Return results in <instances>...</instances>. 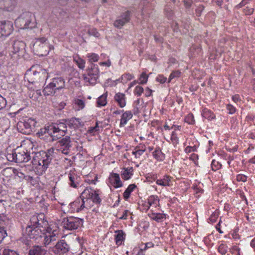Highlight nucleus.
Returning <instances> with one entry per match:
<instances>
[{"instance_id":"nucleus-15","label":"nucleus","mask_w":255,"mask_h":255,"mask_svg":"<svg viewBox=\"0 0 255 255\" xmlns=\"http://www.w3.org/2000/svg\"><path fill=\"white\" fill-rule=\"evenodd\" d=\"M109 182L115 188H118L123 186V183L120 179V175L118 173H111L109 177Z\"/></svg>"},{"instance_id":"nucleus-16","label":"nucleus","mask_w":255,"mask_h":255,"mask_svg":"<svg viewBox=\"0 0 255 255\" xmlns=\"http://www.w3.org/2000/svg\"><path fill=\"white\" fill-rule=\"evenodd\" d=\"M25 44L21 41H15L14 42L12 45L13 50L12 53H19L21 56L24 52Z\"/></svg>"},{"instance_id":"nucleus-22","label":"nucleus","mask_w":255,"mask_h":255,"mask_svg":"<svg viewBox=\"0 0 255 255\" xmlns=\"http://www.w3.org/2000/svg\"><path fill=\"white\" fill-rule=\"evenodd\" d=\"M115 239L116 243L118 246L122 245V241H124L126 234L122 230H117L115 232Z\"/></svg>"},{"instance_id":"nucleus-3","label":"nucleus","mask_w":255,"mask_h":255,"mask_svg":"<svg viewBox=\"0 0 255 255\" xmlns=\"http://www.w3.org/2000/svg\"><path fill=\"white\" fill-rule=\"evenodd\" d=\"M6 159L11 162L17 163L27 162L31 159V155L27 150L17 147L7 153Z\"/></svg>"},{"instance_id":"nucleus-29","label":"nucleus","mask_w":255,"mask_h":255,"mask_svg":"<svg viewBox=\"0 0 255 255\" xmlns=\"http://www.w3.org/2000/svg\"><path fill=\"white\" fill-rule=\"evenodd\" d=\"M24 18H25L26 23L27 25V28H32L35 26L34 22H32L33 17L30 12L24 13Z\"/></svg>"},{"instance_id":"nucleus-17","label":"nucleus","mask_w":255,"mask_h":255,"mask_svg":"<svg viewBox=\"0 0 255 255\" xmlns=\"http://www.w3.org/2000/svg\"><path fill=\"white\" fill-rule=\"evenodd\" d=\"M68 178L70 181L69 184L70 187L77 188L80 185L81 178L77 174L70 173L68 175Z\"/></svg>"},{"instance_id":"nucleus-5","label":"nucleus","mask_w":255,"mask_h":255,"mask_svg":"<svg viewBox=\"0 0 255 255\" xmlns=\"http://www.w3.org/2000/svg\"><path fill=\"white\" fill-rule=\"evenodd\" d=\"M82 223V219L72 216L64 218L62 221L63 227L69 230L77 229Z\"/></svg>"},{"instance_id":"nucleus-18","label":"nucleus","mask_w":255,"mask_h":255,"mask_svg":"<svg viewBox=\"0 0 255 255\" xmlns=\"http://www.w3.org/2000/svg\"><path fill=\"white\" fill-rule=\"evenodd\" d=\"M50 83L56 91L62 89L65 87V81L62 77H56L53 78L52 81L50 82Z\"/></svg>"},{"instance_id":"nucleus-20","label":"nucleus","mask_w":255,"mask_h":255,"mask_svg":"<svg viewBox=\"0 0 255 255\" xmlns=\"http://www.w3.org/2000/svg\"><path fill=\"white\" fill-rule=\"evenodd\" d=\"M115 101L121 108H124L126 105V96L124 94L118 93L114 97Z\"/></svg>"},{"instance_id":"nucleus-10","label":"nucleus","mask_w":255,"mask_h":255,"mask_svg":"<svg viewBox=\"0 0 255 255\" xmlns=\"http://www.w3.org/2000/svg\"><path fill=\"white\" fill-rule=\"evenodd\" d=\"M13 24L10 21H0V37L2 36H7L12 32Z\"/></svg>"},{"instance_id":"nucleus-42","label":"nucleus","mask_w":255,"mask_h":255,"mask_svg":"<svg viewBox=\"0 0 255 255\" xmlns=\"http://www.w3.org/2000/svg\"><path fill=\"white\" fill-rule=\"evenodd\" d=\"M87 57L88 58L89 62L91 63V64H93V62H97L99 59V56L95 53L88 54Z\"/></svg>"},{"instance_id":"nucleus-40","label":"nucleus","mask_w":255,"mask_h":255,"mask_svg":"<svg viewBox=\"0 0 255 255\" xmlns=\"http://www.w3.org/2000/svg\"><path fill=\"white\" fill-rule=\"evenodd\" d=\"M74 61L80 69H83L85 68V61L79 57H74Z\"/></svg>"},{"instance_id":"nucleus-58","label":"nucleus","mask_w":255,"mask_h":255,"mask_svg":"<svg viewBox=\"0 0 255 255\" xmlns=\"http://www.w3.org/2000/svg\"><path fill=\"white\" fill-rule=\"evenodd\" d=\"M6 105V100L0 95V110L5 108Z\"/></svg>"},{"instance_id":"nucleus-13","label":"nucleus","mask_w":255,"mask_h":255,"mask_svg":"<svg viewBox=\"0 0 255 255\" xmlns=\"http://www.w3.org/2000/svg\"><path fill=\"white\" fill-rule=\"evenodd\" d=\"M70 246L68 245L65 240H62L59 241L55 246L54 253L60 255L65 254L69 252Z\"/></svg>"},{"instance_id":"nucleus-7","label":"nucleus","mask_w":255,"mask_h":255,"mask_svg":"<svg viewBox=\"0 0 255 255\" xmlns=\"http://www.w3.org/2000/svg\"><path fill=\"white\" fill-rule=\"evenodd\" d=\"M36 122L34 119L29 118L24 122H19L17 123L18 128L21 129V132L25 134H29L32 131V129L35 127Z\"/></svg>"},{"instance_id":"nucleus-63","label":"nucleus","mask_w":255,"mask_h":255,"mask_svg":"<svg viewBox=\"0 0 255 255\" xmlns=\"http://www.w3.org/2000/svg\"><path fill=\"white\" fill-rule=\"evenodd\" d=\"M204 7L202 5H199L196 9V15L199 16L201 15L202 11L204 10Z\"/></svg>"},{"instance_id":"nucleus-30","label":"nucleus","mask_w":255,"mask_h":255,"mask_svg":"<svg viewBox=\"0 0 255 255\" xmlns=\"http://www.w3.org/2000/svg\"><path fill=\"white\" fill-rule=\"evenodd\" d=\"M94 190L91 188H86L82 193L81 198L83 200L86 199V201H88L90 198L92 196V193Z\"/></svg>"},{"instance_id":"nucleus-31","label":"nucleus","mask_w":255,"mask_h":255,"mask_svg":"<svg viewBox=\"0 0 255 255\" xmlns=\"http://www.w3.org/2000/svg\"><path fill=\"white\" fill-rule=\"evenodd\" d=\"M149 216L151 219L157 222H162L164 219H165V215L161 213H152L151 214H149Z\"/></svg>"},{"instance_id":"nucleus-11","label":"nucleus","mask_w":255,"mask_h":255,"mask_svg":"<svg viewBox=\"0 0 255 255\" xmlns=\"http://www.w3.org/2000/svg\"><path fill=\"white\" fill-rule=\"evenodd\" d=\"M60 138L58 134H55L52 127L51 125L47 126V130L45 133L43 137L42 136V139L45 140L47 142H51Z\"/></svg>"},{"instance_id":"nucleus-56","label":"nucleus","mask_w":255,"mask_h":255,"mask_svg":"<svg viewBox=\"0 0 255 255\" xmlns=\"http://www.w3.org/2000/svg\"><path fill=\"white\" fill-rule=\"evenodd\" d=\"M133 76L132 75L128 73L123 75L122 76V79L124 81V82H126L130 80L133 78Z\"/></svg>"},{"instance_id":"nucleus-4","label":"nucleus","mask_w":255,"mask_h":255,"mask_svg":"<svg viewBox=\"0 0 255 255\" xmlns=\"http://www.w3.org/2000/svg\"><path fill=\"white\" fill-rule=\"evenodd\" d=\"M52 49H53V46L49 45L45 37L37 38L33 45V51L39 56H46Z\"/></svg>"},{"instance_id":"nucleus-43","label":"nucleus","mask_w":255,"mask_h":255,"mask_svg":"<svg viewBox=\"0 0 255 255\" xmlns=\"http://www.w3.org/2000/svg\"><path fill=\"white\" fill-rule=\"evenodd\" d=\"M90 199L96 204H100L101 202V199L96 191H93L92 196L90 198Z\"/></svg>"},{"instance_id":"nucleus-33","label":"nucleus","mask_w":255,"mask_h":255,"mask_svg":"<svg viewBox=\"0 0 255 255\" xmlns=\"http://www.w3.org/2000/svg\"><path fill=\"white\" fill-rule=\"evenodd\" d=\"M133 169L132 167L129 168H125L124 171L122 173V177L125 180L129 179L132 175Z\"/></svg>"},{"instance_id":"nucleus-37","label":"nucleus","mask_w":255,"mask_h":255,"mask_svg":"<svg viewBox=\"0 0 255 255\" xmlns=\"http://www.w3.org/2000/svg\"><path fill=\"white\" fill-rule=\"evenodd\" d=\"M42 237L44 238L43 244L45 246L48 245L52 242L56 241V238L54 237V236H50L49 235H47L45 232L42 235Z\"/></svg>"},{"instance_id":"nucleus-39","label":"nucleus","mask_w":255,"mask_h":255,"mask_svg":"<svg viewBox=\"0 0 255 255\" xmlns=\"http://www.w3.org/2000/svg\"><path fill=\"white\" fill-rule=\"evenodd\" d=\"M7 56L6 50H3L0 51V65L6 64Z\"/></svg>"},{"instance_id":"nucleus-59","label":"nucleus","mask_w":255,"mask_h":255,"mask_svg":"<svg viewBox=\"0 0 255 255\" xmlns=\"http://www.w3.org/2000/svg\"><path fill=\"white\" fill-rule=\"evenodd\" d=\"M153 246H154V244L152 243H151V242L147 243L145 244L143 248L140 249V252H139L138 254H140V253H141L143 251H145L147 249L153 247Z\"/></svg>"},{"instance_id":"nucleus-19","label":"nucleus","mask_w":255,"mask_h":255,"mask_svg":"<svg viewBox=\"0 0 255 255\" xmlns=\"http://www.w3.org/2000/svg\"><path fill=\"white\" fill-rule=\"evenodd\" d=\"M20 56V55L19 53H9L7 56L6 65L9 67L16 65Z\"/></svg>"},{"instance_id":"nucleus-28","label":"nucleus","mask_w":255,"mask_h":255,"mask_svg":"<svg viewBox=\"0 0 255 255\" xmlns=\"http://www.w3.org/2000/svg\"><path fill=\"white\" fill-rule=\"evenodd\" d=\"M56 92V90L50 83L48 85L45 87L43 90V94L45 96H54Z\"/></svg>"},{"instance_id":"nucleus-38","label":"nucleus","mask_w":255,"mask_h":255,"mask_svg":"<svg viewBox=\"0 0 255 255\" xmlns=\"http://www.w3.org/2000/svg\"><path fill=\"white\" fill-rule=\"evenodd\" d=\"M107 93L101 95L97 100L98 107L105 106L107 104Z\"/></svg>"},{"instance_id":"nucleus-21","label":"nucleus","mask_w":255,"mask_h":255,"mask_svg":"<svg viewBox=\"0 0 255 255\" xmlns=\"http://www.w3.org/2000/svg\"><path fill=\"white\" fill-rule=\"evenodd\" d=\"M132 117V114L131 111H126L124 112L121 117L120 127H124L127 124L128 121L131 119Z\"/></svg>"},{"instance_id":"nucleus-48","label":"nucleus","mask_w":255,"mask_h":255,"mask_svg":"<svg viewBox=\"0 0 255 255\" xmlns=\"http://www.w3.org/2000/svg\"><path fill=\"white\" fill-rule=\"evenodd\" d=\"M47 130V126L44 127L43 128L40 129L36 133L37 136L42 139V136L43 137L45 133Z\"/></svg>"},{"instance_id":"nucleus-35","label":"nucleus","mask_w":255,"mask_h":255,"mask_svg":"<svg viewBox=\"0 0 255 255\" xmlns=\"http://www.w3.org/2000/svg\"><path fill=\"white\" fill-rule=\"evenodd\" d=\"M136 185L134 184L129 185L124 193V197L126 200H127L129 197L131 192L136 188Z\"/></svg>"},{"instance_id":"nucleus-61","label":"nucleus","mask_w":255,"mask_h":255,"mask_svg":"<svg viewBox=\"0 0 255 255\" xmlns=\"http://www.w3.org/2000/svg\"><path fill=\"white\" fill-rule=\"evenodd\" d=\"M144 152V151H142L140 150L136 149L134 148V151H133L132 152V154L134 155L135 157L136 158L139 157L140 156H141L143 153Z\"/></svg>"},{"instance_id":"nucleus-54","label":"nucleus","mask_w":255,"mask_h":255,"mask_svg":"<svg viewBox=\"0 0 255 255\" xmlns=\"http://www.w3.org/2000/svg\"><path fill=\"white\" fill-rule=\"evenodd\" d=\"M7 236V233L4 229L0 226V243L3 239Z\"/></svg>"},{"instance_id":"nucleus-50","label":"nucleus","mask_w":255,"mask_h":255,"mask_svg":"<svg viewBox=\"0 0 255 255\" xmlns=\"http://www.w3.org/2000/svg\"><path fill=\"white\" fill-rule=\"evenodd\" d=\"M88 33L90 35H93L96 37H99L100 35L97 30L94 28H90L88 30Z\"/></svg>"},{"instance_id":"nucleus-64","label":"nucleus","mask_w":255,"mask_h":255,"mask_svg":"<svg viewBox=\"0 0 255 255\" xmlns=\"http://www.w3.org/2000/svg\"><path fill=\"white\" fill-rule=\"evenodd\" d=\"M212 168L214 170H216L219 168V167L221 165L219 164L218 162L216 161L215 160H213L212 162Z\"/></svg>"},{"instance_id":"nucleus-6","label":"nucleus","mask_w":255,"mask_h":255,"mask_svg":"<svg viewBox=\"0 0 255 255\" xmlns=\"http://www.w3.org/2000/svg\"><path fill=\"white\" fill-rule=\"evenodd\" d=\"M27 75L29 82L31 83L44 81L48 77L47 72L44 69L39 71H33L32 73H27Z\"/></svg>"},{"instance_id":"nucleus-32","label":"nucleus","mask_w":255,"mask_h":255,"mask_svg":"<svg viewBox=\"0 0 255 255\" xmlns=\"http://www.w3.org/2000/svg\"><path fill=\"white\" fill-rule=\"evenodd\" d=\"M83 77L85 81L88 82L91 85H95L99 76H89L88 75L84 74L83 75Z\"/></svg>"},{"instance_id":"nucleus-52","label":"nucleus","mask_w":255,"mask_h":255,"mask_svg":"<svg viewBox=\"0 0 255 255\" xmlns=\"http://www.w3.org/2000/svg\"><path fill=\"white\" fill-rule=\"evenodd\" d=\"M219 216V212L217 211H215L211 215L209 220L212 223H215Z\"/></svg>"},{"instance_id":"nucleus-27","label":"nucleus","mask_w":255,"mask_h":255,"mask_svg":"<svg viewBox=\"0 0 255 255\" xmlns=\"http://www.w3.org/2000/svg\"><path fill=\"white\" fill-rule=\"evenodd\" d=\"M87 71L89 76H99V70L97 65L92 64Z\"/></svg>"},{"instance_id":"nucleus-62","label":"nucleus","mask_w":255,"mask_h":255,"mask_svg":"<svg viewBox=\"0 0 255 255\" xmlns=\"http://www.w3.org/2000/svg\"><path fill=\"white\" fill-rule=\"evenodd\" d=\"M247 177L243 174H238L237 176V180L238 181L245 182L247 180Z\"/></svg>"},{"instance_id":"nucleus-25","label":"nucleus","mask_w":255,"mask_h":255,"mask_svg":"<svg viewBox=\"0 0 255 255\" xmlns=\"http://www.w3.org/2000/svg\"><path fill=\"white\" fill-rule=\"evenodd\" d=\"M171 177L168 175H165L162 179H157L156 180V183L159 185H161L163 186H169L171 185Z\"/></svg>"},{"instance_id":"nucleus-2","label":"nucleus","mask_w":255,"mask_h":255,"mask_svg":"<svg viewBox=\"0 0 255 255\" xmlns=\"http://www.w3.org/2000/svg\"><path fill=\"white\" fill-rule=\"evenodd\" d=\"M48 225L47 221H41L40 222L37 215H33L30 220V224L25 229V234L30 238L36 239L42 238L44 234L45 228Z\"/></svg>"},{"instance_id":"nucleus-12","label":"nucleus","mask_w":255,"mask_h":255,"mask_svg":"<svg viewBox=\"0 0 255 255\" xmlns=\"http://www.w3.org/2000/svg\"><path fill=\"white\" fill-rule=\"evenodd\" d=\"M130 18V11L127 10L122 13L115 21L114 25L119 28H121L126 23L129 22Z\"/></svg>"},{"instance_id":"nucleus-34","label":"nucleus","mask_w":255,"mask_h":255,"mask_svg":"<svg viewBox=\"0 0 255 255\" xmlns=\"http://www.w3.org/2000/svg\"><path fill=\"white\" fill-rule=\"evenodd\" d=\"M2 173L4 176H11L12 174H18V170L15 168L8 167L4 169L2 171Z\"/></svg>"},{"instance_id":"nucleus-53","label":"nucleus","mask_w":255,"mask_h":255,"mask_svg":"<svg viewBox=\"0 0 255 255\" xmlns=\"http://www.w3.org/2000/svg\"><path fill=\"white\" fill-rule=\"evenodd\" d=\"M134 93L137 96H140L143 92V88L140 86H137L134 89Z\"/></svg>"},{"instance_id":"nucleus-14","label":"nucleus","mask_w":255,"mask_h":255,"mask_svg":"<svg viewBox=\"0 0 255 255\" xmlns=\"http://www.w3.org/2000/svg\"><path fill=\"white\" fill-rule=\"evenodd\" d=\"M16 5L15 0H0V8L7 11H12Z\"/></svg>"},{"instance_id":"nucleus-44","label":"nucleus","mask_w":255,"mask_h":255,"mask_svg":"<svg viewBox=\"0 0 255 255\" xmlns=\"http://www.w3.org/2000/svg\"><path fill=\"white\" fill-rule=\"evenodd\" d=\"M159 201L158 198L157 196H150L148 199V203L151 206L152 205H156L157 202Z\"/></svg>"},{"instance_id":"nucleus-41","label":"nucleus","mask_w":255,"mask_h":255,"mask_svg":"<svg viewBox=\"0 0 255 255\" xmlns=\"http://www.w3.org/2000/svg\"><path fill=\"white\" fill-rule=\"evenodd\" d=\"M0 203L5 208L7 207L10 206V199L8 195L3 197V198L0 199Z\"/></svg>"},{"instance_id":"nucleus-9","label":"nucleus","mask_w":255,"mask_h":255,"mask_svg":"<svg viewBox=\"0 0 255 255\" xmlns=\"http://www.w3.org/2000/svg\"><path fill=\"white\" fill-rule=\"evenodd\" d=\"M67 125L66 120L58 121L56 123L51 125L55 134H58L60 138L61 136H63L64 134L66 132Z\"/></svg>"},{"instance_id":"nucleus-45","label":"nucleus","mask_w":255,"mask_h":255,"mask_svg":"<svg viewBox=\"0 0 255 255\" xmlns=\"http://www.w3.org/2000/svg\"><path fill=\"white\" fill-rule=\"evenodd\" d=\"M46 234L47 235H49L50 236H54V237L57 238L56 235L57 234V230H52L50 227H47V228H45V232Z\"/></svg>"},{"instance_id":"nucleus-49","label":"nucleus","mask_w":255,"mask_h":255,"mask_svg":"<svg viewBox=\"0 0 255 255\" xmlns=\"http://www.w3.org/2000/svg\"><path fill=\"white\" fill-rule=\"evenodd\" d=\"M148 79V76L144 72L142 73L140 75L139 80H140L139 83L141 84H145Z\"/></svg>"},{"instance_id":"nucleus-55","label":"nucleus","mask_w":255,"mask_h":255,"mask_svg":"<svg viewBox=\"0 0 255 255\" xmlns=\"http://www.w3.org/2000/svg\"><path fill=\"white\" fill-rule=\"evenodd\" d=\"M254 11V7L246 6L245 8L244 9V12L246 15H251L253 13Z\"/></svg>"},{"instance_id":"nucleus-51","label":"nucleus","mask_w":255,"mask_h":255,"mask_svg":"<svg viewBox=\"0 0 255 255\" xmlns=\"http://www.w3.org/2000/svg\"><path fill=\"white\" fill-rule=\"evenodd\" d=\"M75 102V104L78 106V110H82L85 107V103L82 100L78 99Z\"/></svg>"},{"instance_id":"nucleus-8","label":"nucleus","mask_w":255,"mask_h":255,"mask_svg":"<svg viewBox=\"0 0 255 255\" xmlns=\"http://www.w3.org/2000/svg\"><path fill=\"white\" fill-rule=\"evenodd\" d=\"M58 150L64 154H68L70 152L72 146L71 138L69 136H66L57 142Z\"/></svg>"},{"instance_id":"nucleus-24","label":"nucleus","mask_w":255,"mask_h":255,"mask_svg":"<svg viewBox=\"0 0 255 255\" xmlns=\"http://www.w3.org/2000/svg\"><path fill=\"white\" fill-rule=\"evenodd\" d=\"M23 17H24V13L16 19L15 23L21 29H26L27 28V25L26 23L25 18Z\"/></svg>"},{"instance_id":"nucleus-36","label":"nucleus","mask_w":255,"mask_h":255,"mask_svg":"<svg viewBox=\"0 0 255 255\" xmlns=\"http://www.w3.org/2000/svg\"><path fill=\"white\" fill-rule=\"evenodd\" d=\"M202 116L203 118L207 119L209 120L213 119L215 118V116L212 113V112L207 109H204L203 110Z\"/></svg>"},{"instance_id":"nucleus-47","label":"nucleus","mask_w":255,"mask_h":255,"mask_svg":"<svg viewBox=\"0 0 255 255\" xmlns=\"http://www.w3.org/2000/svg\"><path fill=\"white\" fill-rule=\"evenodd\" d=\"M227 250L228 247L226 245L223 244H221L218 248L219 252L222 255H225L227 252Z\"/></svg>"},{"instance_id":"nucleus-46","label":"nucleus","mask_w":255,"mask_h":255,"mask_svg":"<svg viewBox=\"0 0 255 255\" xmlns=\"http://www.w3.org/2000/svg\"><path fill=\"white\" fill-rule=\"evenodd\" d=\"M2 255H19L15 251L5 249L2 251Z\"/></svg>"},{"instance_id":"nucleus-1","label":"nucleus","mask_w":255,"mask_h":255,"mask_svg":"<svg viewBox=\"0 0 255 255\" xmlns=\"http://www.w3.org/2000/svg\"><path fill=\"white\" fill-rule=\"evenodd\" d=\"M53 153L54 149L51 148L46 151H40L34 154L31 163L36 166L37 174L42 175L45 172L53 158Z\"/></svg>"},{"instance_id":"nucleus-60","label":"nucleus","mask_w":255,"mask_h":255,"mask_svg":"<svg viewBox=\"0 0 255 255\" xmlns=\"http://www.w3.org/2000/svg\"><path fill=\"white\" fill-rule=\"evenodd\" d=\"M185 121L190 124H193L194 122V117L192 114H189L185 118Z\"/></svg>"},{"instance_id":"nucleus-23","label":"nucleus","mask_w":255,"mask_h":255,"mask_svg":"<svg viewBox=\"0 0 255 255\" xmlns=\"http://www.w3.org/2000/svg\"><path fill=\"white\" fill-rule=\"evenodd\" d=\"M46 251L41 246H34L28 252V255H42L45 254Z\"/></svg>"},{"instance_id":"nucleus-57","label":"nucleus","mask_w":255,"mask_h":255,"mask_svg":"<svg viewBox=\"0 0 255 255\" xmlns=\"http://www.w3.org/2000/svg\"><path fill=\"white\" fill-rule=\"evenodd\" d=\"M180 74V72L179 71H175L172 72L169 76L168 82H170L171 80L174 78L179 77Z\"/></svg>"},{"instance_id":"nucleus-26","label":"nucleus","mask_w":255,"mask_h":255,"mask_svg":"<svg viewBox=\"0 0 255 255\" xmlns=\"http://www.w3.org/2000/svg\"><path fill=\"white\" fill-rule=\"evenodd\" d=\"M67 124L70 128H76L81 126L80 119L77 118H71L69 120H66Z\"/></svg>"}]
</instances>
